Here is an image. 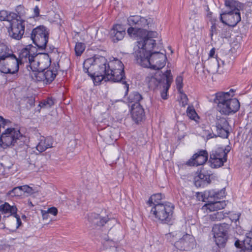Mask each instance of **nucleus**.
<instances>
[{"mask_svg":"<svg viewBox=\"0 0 252 252\" xmlns=\"http://www.w3.org/2000/svg\"><path fill=\"white\" fill-rule=\"evenodd\" d=\"M106 59L105 57L94 56L93 58L86 59L83 63V70L88 73L96 85L102 80L105 81H111L114 82H120L123 85L126 90L125 96L128 94L129 84L126 80L124 69H117L116 70L108 69L106 71Z\"/></svg>","mask_w":252,"mask_h":252,"instance_id":"nucleus-1","label":"nucleus"},{"mask_svg":"<svg viewBox=\"0 0 252 252\" xmlns=\"http://www.w3.org/2000/svg\"><path fill=\"white\" fill-rule=\"evenodd\" d=\"M227 10L220 14V20L223 24L234 27L241 21L240 11L243 10L245 5L236 0H225Z\"/></svg>","mask_w":252,"mask_h":252,"instance_id":"nucleus-2","label":"nucleus"},{"mask_svg":"<svg viewBox=\"0 0 252 252\" xmlns=\"http://www.w3.org/2000/svg\"><path fill=\"white\" fill-rule=\"evenodd\" d=\"M229 92H219L216 94L215 102L217 104V110L226 116L233 115L240 109V103L235 98H232Z\"/></svg>","mask_w":252,"mask_h":252,"instance_id":"nucleus-3","label":"nucleus"},{"mask_svg":"<svg viewBox=\"0 0 252 252\" xmlns=\"http://www.w3.org/2000/svg\"><path fill=\"white\" fill-rule=\"evenodd\" d=\"M167 57L165 51L152 52L136 60V63L144 67H150L153 69L159 70L163 67L166 63Z\"/></svg>","mask_w":252,"mask_h":252,"instance_id":"nucleus-4","label":"nucleus"},{"mask_svg":"<svg viewBox=\"0 0 252 252\" xmlns=\"http://www.w3.org/2000/svg\"><path fill=\"white\" fill-rule=\"evenodd\" d=\"M174 210V205L172 203L165 202L156 204L152 208L151 212L161 223L168 224L173 222Z\"/></svg>","mask_w":252,"mask_h":252,"instance_id":"nucleus-5","label":"nucleus"},{"mask_svg":"<svg viewBox=\"0 0 252 252\" xmlns=\"http://www.w3.org/2000/svg\"><path fill=\"white\" fill-rule=\"evenodd\" d=\"M146 81L151 90H155L159 86L160 87L162 86L164 88V90L168 91L173 81V76L171 70H167L161 75L147 76L146 78Z\"/></svg>","mask_w":252,"mask_h":252,"instance_id":"nucleus-6","label":"nucleus"},{"mask_svg":"<svg viewBox=\"0 0 252 252\" xmlns=\"http://www.w3.org/2000/svg\"><path fill=\"white\" fill-rule=\"evenodd\" d=\"M152 20L151 18H146L140 15H132L127 19V24L130 26L127 30L128 34L131 36H136L141 32L142 28L149 27Z\"/></svg>","mask_w":252,"mask_h":252,"instance_id":"nucleus-7","label":"nucleus"},{"mask_svg":"<svg viewBox=\"0 0 252 252\" xmlns=\"http://www.w3.org/2000/svg\"><path fill=\"white\" fill-rule=\"evenodd\" d=\"M49 34L47 28L43 25L37 26L32 30L31 38L39 51L45 49L48 42Z\"/></svg>","mask_w":252,"mask_h":252,"instance_id":"nucleus-8","label":"nucleus"},{"mask_svg":"<svg viewBox=\"0 0 252 252\" xmlns=\"http://www.w3.org/2000/svg\"><path fill=\"white\" fill-rule=\"evenodd\" d=\"M23 61L12 53L9 56L5 57L4 59L0 60V72L5 74H14L18 72L19 69V65Z\"/></svg>","mask_w":252,"mask_h":252,"instance_id":"nucleus-9","label":"nucleus"},{"mask_svg":"<svg viewBox=\"0 0 252 252\" xmlns=\"http://www.w3.org/2000/svg\"><path fill=\"white\" fill-rule=\"evenodd\" d=\"M230 226L226 223L215 224L212 228V232L216 245L219 248H224L228 239Z\"/></svg>","mask_w":252,"mask_h":252,"instance_id":"nucleus-10","label":"nucleus"},{"mask_svg":"<svg viewBox=\"0 0 252 252\" xmlns=\"http://www.w3.org/2000/svg\"><path fill=\"white\" fill-rule=\"evenodd\" d=\"M21 137L22 134L19 130L14 128H7L0 135V145L3 147L14 146Z\"/></svg>","mask_w":252,"mask_h":252,"instance_id":"nucleus-11","label":"nucleus"},{"mask_svg":"<svg viewBox=\"0 0 252 252\" xmlns=\"http://www.w3.org/2000/svg\"><path fill=\"white\" fill-rule=\"evenodd\" d=\"M51 60L47 53H42L36 57V59L27 65L29 71L46 70L51 65Z\"/></svg>","mask_w":252,"mask_h":252,"instance_id":"nucleus-12","label":"nucleus"},{"mask_svg":"<svg viewBox=\"0 0 252 252\" xmlns=\"http://www.w3.org/2000/svg\"><path fill=\"white\" fill-rule=\"evenodd\" d=\"M215 126L217 134H214L216 137H220L227 138L229 134V125L225 118L221 115H217L215 120Z\"/></svg>","mask_w":252,"mask_h":252,"instance_id":"nucleus-13","label":"nucleus"},{"mask_svg":"<svg viewBox=\"0 0 252 252\" xmlns=\"http://www.w3.org/2000/svg\"><path fill=\"white\" fill-rule=\"evenodd\" d=\"M25 22L24 20H19L11 22L8 29L9 36L16 40L21 39L25 33Z\"/></svg>","mask_w":252,"mask_h":252,"instance_id":"nucleus-14","label":"nucleus"},{"mask_svg":"<svg viewBox=\"0 0 252 252\" xmlns=\"http://www.w3.org/2000/svg\"><path fill=\"white\" fill-rule=\"evenodd\" d=\"M139 44H141V48H139L134 53V56L136 61L138 58H143L147 54L152 52V50L156 47V40L150 38H143L139 41Z\"/></svg>","mask_w":252,"mask_h":252,"instance_id":"nucleus-15","label":"nucleus"},{"mask_svg":"<svg viewBox=\"0 0 252 252\" xmlns=\"http://www.w3.org/2000/svg\"><path fill=\"white\" fill-rule=\"evenodd\" d=\"M39 49L36 46H33L32 44L27 45L25 48L22 49L19 54V58L23 61L25 60V62L29 63V64L36 59V57L41 53H37Z\"/></svg>","mask_w":252,"mask_h":252,"instance_id":"nucleus-16","label":"nucleus"},{"mask_svg":"<svg viewBox=\"0 0 252 252\" xmlns=\"http://www.w3.org/2000/svg\"><path fill=\"white\" fill-rule=\"evenodd\" d=\"M194 238L188 234H186L174 243V246L180 251H189L195 246Z\"/></svg>","mask_w":252,"mask_h":252,"instance_id":"nucleus-17","label":"nucleus"},{"mask_svg":"<svg viewBox=\"0 0 252 252\" xmlns=\"http://www.w3.org/2000/svg\"><path fill=\"white\" fill-rule=\"evenodd\" d=\"M208 159V154L205 150H200L189 159L186 164L189 166H197L205 164Z\"/></svg>","mask_w":252,"mask_h":252,"instance_id":"nucleus-18","label":"nucleus"},{"mask_svg":"<svg viewBox=\"0 0 252 252\" xmlns=\"http://www.w3.org/2000/svg\"><path fill=\"white\" fill-rule=\"evenodd\" d=\"M126 34V29L121 24H115L109 32L110 38L114 43L122 40Z\"/></svg>","mask_w":252,"mask_h":252,"instance_id":"nucleus-19","label":"nucleus"},{"mask_svg":"<svg viewBox=\"0 0 252 252\" xmlns=\"http://www.w3.org/2000/svg\"><path fill=\"white\" fill-rule=\"evenodd\" d=\"M131 113L133 120L137 124L141 122L145 116L144 110L140 103L131 105Z\"/></svg>","mask_w":252,"mask_h":252,"instance_id":"nucleus-20","label":"nucleus"},{"mask_svg":"<svg viewBox=\"0 0 252 252\" xmlns=\"http://www.w3.org/2000/svg\"><path fill=\"white\" fill-rule=\"evenodd\" d=\"M18 208L14 203L10 204L5 202L0 205V212L4 215L5 217H13L17 213Z\"/></svg>","mask_w":252,"mask_h":252,"instance_id":"nucleus-21","label":"nucleus"},{"mask_svg":"<svg viewBox=\"0 0 252 252\" xmlns=\"http://www.w3.org/2000/svg\"><path fill=\"white\" fill-rule=\"evenodd\" d=\"M210 175V174L204 169L200 170L197 176L194 177L195 186L197 187H201L206 184H209L211 182Z\"/></svg>","mask_w":252,"mask_h":252,"instance_id":"nucleus-22","label":"nucleus"},{"mask_svg":"<svg viewBox=\"0 0 252 252\" xmlns=\"http://www.w3.org/2000/svg\"><path fill=\"white\" fill-rule=\"evenodd\" d=\"M89 220L94 225L102 226L111 220L107 217H102L99 214L92 213L88 217Z\"/></svg>","mask_w":252,"mask_h":252,"instance_id":"nucleus-23","label":"nucleus"},{"mask_svg":"<svg viewBox=\"0 0 252 252\" xmlns=\"http://www.w3.org/2000/svg\"><path fill=\"white\" fill-rule=\"evenodd\" d=\"M53 139L52 137L42 136L40 137L39 142L36 146V149L39 152L41 153L47 149L52 147Z\"/></svg>","mask_w":252,"mask_h":252,"instance_id":"nucleus-24","label":"nucleus"},{"mask_svg":"<svg viewBox=\"0 0 252 252\" xmlns=\"http://www.w3.org/2000/svg\"><path fill=\"white\" fill-rule=\"evenodd\" d=\"M105 65H106V71H108V69L116 70L117 69L121 70L124 69V65L121 61L118 59L114 60L109 62H108L106 60V63H105Z\"/></svg>","mask_w":252,"mask_h":252,"instance_id":"nucleus-25","label":"nucleus"},{"mask_svg":"<svg viewBox=\"0 0 252 252\" xmlns=\"http://www.w3.org/2000/svg\"><path fill=\"white\" fill-rule=\"evenodd\" d=\"M12 50L6 44L0 41V60L4 59L7 56L12 54Z\"/></svg>","mask_w":252,"mask_h":252,"instance_id":"nucleus-26","label":"nucleus"},{"mask_svg":"<svg viewBox=\"0 0 252 252\" xmlns=\"http://www.w3.org/2000/svg\"><path fill=\"white\" fill-rule=\"evenodd\" d=\"M242 247L246 252H252V232L247 233L243 241Z\"/></svg>","mask_w":252,"mask_h":252,"instance_id":"nucleus-27","label":"nucleus"},{"mask_svg":"<svg viewBox=\"0 0 252 252\" xmlns=\"http://www.w3.org/2000/svg\"><path fill=\"white\" fill-rule=\"evenodd\" d=\"M15 15L14 12H9L4 10L0 11V20L1 21H8L12 22L14 19Z\"/></svg>","mask_w":252,"mask_h":252,"instance_id":"nucleus-28","label":"nucleus"},{"mask_svg":"<svg viewBox=\"0 0 252 252\" xmlns=\"http://www.w3.org/2000/svg\"><path fill=\"white\" fill-rule=\"evenodd\" d=\"M227 153L222 148H219L216 150H213L210 154V158L211 160L214 158H226Z\"/></svg>","mask_w":252,"mask_h":252,"instance_id":"nucleus-29","label":"nucleus"},{"mask_svg":"<svg viewBox=\"0 0 252 252\" xmlns=\"http://www.w3.org/2000/svg\"><path fill=\"white\" fill-rule=\"evenodd\" d=\"M57 70L47 69L45 70V81L46 84H51L55 79L57 75Z\"/></svg>","mask_w":252,"mask_h":252,"instance_id":"nucleus-30","label":"nucleus"},{"mask_svg":"<svg viewBox=\"0 0 252 252\" xmlns=\"http://www.w3.org/2000/svg\"><path fill=\"white\" fill-rule=\"evenodd\" d=\"M16 13H14L15 17L14 20H23L22 18L25 16L26 9L22 5H18L15 8Z\"/></svg>","mask_w":252,"mask_h":252,"instance_id":"nucleus-31","label":"nucleus"},{"mask_svg":"<svg viewBox=\"0 0 252 252\" xmlns=\"http://www.w3.org/2000/svg\"><path fill=\"white\" fill-rule=\"evenodd\" d=\"M163 197H164V195L160 193L153 194L149 198L147 201V204L150 206L152 204L155 206L156 204L160 203L159 201H161Z\"/></svg>","mask_w":252,"mask_h":252,"instance_id":"nucleus-32","label":"nucleus"},{"mask_svg":"<svg viewBox=\"0 0 252 252\" xmlns=\"http://www.w3.org/2000/svg\"><path fill=\"white\" fill-rule=\"evenodd\" d=\"M226 158H214V159L211 160V158L209 159L210 165L212 168H217L222 166L225 162L226 161Z\"/></svg>","mask_w":252,"mask_h":252,"instance_id":"nucleus-33","label":"nucleus"},{"mask_svg":"<svg viewBox=\"0 0 252 252\" xmlns=\"http://www.w3.org/2000/svg\"><path fill=\"white\" fill-rule=\"evenodd\" d=\"M228 215L223 213V211L215 212L209 216L210 219L212 221H220Z\"/></svg>","mask_w":252,"mask_h":252,"instance_id":"nucleus-34","label":"nucleus"},{"mask_svg":"<svg viewBox=\"0 0 252 252\" xmlns=\"http://www.w3.org/2000/svg\"><path fill=\"white\" fill-rule=\"evenodd\" d=\"M142 99V95L137 92H133L128 97L129 102H134V103H139V101Z\"/></svg>","mask_w":252,"mask_h":252,"instance_id":"nucleus-35","label":"nucleus"},{"mask_svg":"<svg viewBox=\"0 0 252 252\" xmlns=\"http://www.w3.org/2000/svg\"><path fill=\"white\" fill-rule=\"evenodd\" d=\"M33 72H35L34 73V77L35 78V80L38 82L43 81L44 83H45V70H35L32 71Z\"/></svg>","mask_w":252,"mask_h":252,"instance_id":"nucleus-36","label":"nucleus"},{"mask_svg":"<svg viewBox=\"0 0 252 252\" xmlns=\"http://www.w3.org/2000/svg\"><path fill=\"white\" fill-rule=\"evenodd\" d=\"M86 48L85 44L81 42H77L75 46V54L77 56H80L84 51Z\"/></svg>","mask_w":252,"mask_h":252,"instance_id":"nucleus-37","label":"nucleus"},{"mask_svg":"<svg viewBox=\"0 0 252 252\" xmlns=\"http://www.w3.org/2000/svg\"><path fill=\"white\" fill-rule=\"evenodd\" d=\"M187 116L191 120H195L197 114L192 106H189L187 109Z\"/></svg>","mask_w":252,"mask_h":252,"instance_id":"nucleus-38","label":"nucleus"},{"mask_svg":"<svg viewBox=\"0 0 252 252\" xmlns=\"http://www.w3.org/2000/svg\"><path fill=\"white\" fill-rule=\"evenodd\" d=\"M7 194L11 196H19L22 195V191L20 190L19 187H17L13 188L12 189L9 191Z\"/></svg>","mask_w":252,"mask_h":252,"instance_id":"nucleus-39","label":"nucleus"},{"mask_svg":"<svg viewBox=\"0 0 252 252\" xmlns=\"http://www.w3.org/2000/svg\"><path fill=\"white\" fill-rule=\"evenodd\" d=\"M54 104V101L51 98H48L46 100L41 101L39 106L42 108L50 107Z\"/></svg>","mask_w":252,"mask_h":252,"instance_id":"nucleus-40","label":"nucleus"},{"mask_svg":"<svg viewBox=\"0 0 252 252\" xmlns=\"http://www.w3.org/2000/svg\"><path fill=\"white\" fill-rule=\"evenodd\" d=\"M177 89L180 93H181L183 88V78L181 76H178L176 79Z\"/></svg>","mask_w":252,"mask_h":252,"instance_id":"nucleus-41","label":"nucleus"},{"mask_svg":"<svg viewBox=\"0 0 252 252\" xmlns=\"http://www.w3.org/2000/svg\"><path fill=\"white\" fill-rule=\"evenodd\" d=\"M19 188H20V190L22 191V194L23 192H26L28 193H31L32 191V188L30 187L28 185H24L22 186H19Z\"/></svg>","mask_w":252,"mask_h":252,"instance_id":"nucleus-42","label":"nucleus"},{"mask_svg":"<svg viewBox=\"0 0 252 252\" xmlns=\"http://www.w3.org/2000/svg\"><path fill=\"white\" fill-rule=\"evenodd\" d=\"M145 32H147V34L143 38H150L153 39L154 37H156L158 35V33L156 32L146 31Z\"/></svg>","mask_w":252,"mask_h":252,"instance_id":"nucleus-43","label":"nucleus"},{"mask_svg":"<svg viewBox=\"0 0 252 252\" xmlns=\"http://www.w3.org/2000/svg\"><path fill=\"white\" fill-rule=\"evenodd\" d=\"M182 94L181 95V100H182V105L183 107H185L186 105L188 104V98L187 95L183 93L182 92L180 93Z\"/></svg>","mask_w":252,"mask_h":252,"instance_id":"nucleus-44","label":"nucleus"},{"mask_svg":"<svg viewBox=\"0 0 252 252\" xmlns=\"http://www.w3.org/2000/svg\"><path fill=\"white\" fill-rule=\"evenodd\" d=\"M213 205L215 208L218 209H223L226 206L225 202L223 201L216 202Z\"/></svg>","mask_w":252,"mask_h":252,"instance_id":"nucleus-45","label":"nucleus"},{"mask_svg":"<svg viewBox=\"0 0 252 252\" xmlns=\"http://www.w3.org/2000/svg\"><path fill=\"white\" fill-rule=\"evenodd\" d=\"M196 197L198 200L205 202L206 198V195L205 193H203L202 192H197Z\"/></svg>","mask_w":252,"mask_h":252,"instance_id":"nucleus-46","label":"nucleus"},{"mask_svg":"<svg viewBox=\"0 0 252 252\" xmlns=\"http://www.w3.org/2000/svg\"><path fill=\"white\" fill-rule=\"evenodd\" d=\"M47 212L48 213V214L56 216L58 214V209L56 207H53L49 208Z\"/></svg>","mask_w":252,"mask_h":252,"instance_id":"nucleus-47","label":"nucleus"},{"mask_svg":"<svg viewBox=\"0 0 252 252\" xmlns=\"http://www.w3.org/2000/svg\"><path fill=\"white\" fill-rule=\"evenodd\" d=\"M13 217L15 218L16 219V228H18L21 225H22V223L20 217L19 215L17 214V213L16 214V215H14Z\"/></svg>","mask_w":252,"mask_h":252,"instance_id":"nucleus-48","label":"nucleus"},{"mask_svg":"<svg viewBox=\"0 0 252 252\" xmlns=\"http://www.w3.org/2000/svg\"><path fill=\"white\" fill-rule=\"evenodd\" d=\"M40 16V9L37 5L35 6L33 9V17H37Z\"/></svg>","mask_w":252,"mask_h":252,"instance_id":"nucleus-49","label":"nucleus"},{"mask_svg":"<svg viewBox=\"0 0 252 252\" xmlns=\"http://www.w3.org/2000/svg\"><path fill=\"white\" fill-rule=\"evenodd\" d=\"M214 33H217V27L215 24H212L210 29V35L212 37Z\"/></svg>","mask_w":252,"mask_h":252,"instance_id":"nucleus-50","label":"nucleus"},{"mask_svg":"<svg viewBox=\"0 0 252 252\" xmlns=\"http://www.w3.org/2000/svg\"><path fill=\"white\" fill-rule=\"evenodd\" d=\"M240 216V213L234 214L231 215V219L232 221H235V222L236 223L237 221H239Z\"/></svg>","mask_w":252,"mask_h":252,"instance_id":"nucleus-51","label":"nucleus"},{"mask_svg":"<svg viewBox=\"0 0 252 252\" xmlns=\"http://www.w3.org/2000/svg\"><path fill=\"white\" fill-rule=\"evenodd\" d=\"M0 122L1 123L2 127L4 128V126L6 125L7 123H10V121L8 120L4 119L2 117L0 116Z\"/></svg>","mask_w":252,"mask_h":252,"instance_id":"nucleus-52","label":"nucleus"},{"mask_svg":"<svg viewBox=\"0 0 252 252\" xmlns=\"http://www.w3.org/2000/svg\"><path fill=\"white\" fill-rule=\"evenodd\" d=\"M163 88V90L161 93V96L162 98H163V99H167V91H166L165 90H164V88Z\"/></svg>","mask_w":252,"mask_h":252,"instance_id":"nucleus-53","label":"nucleus"},{"mask_svg":"<svg viewBox=\"0 0 252 252\" xmlns=\"http://www.w3.org/2000/svg\"><path fill=\"white\" fill-rule=\"evenodd\" d=\"M234 245L237 248H242V244H241V242L239 240H237L235 241Z\"/></svg>","mask_w":252,"mask_h":252,"instance_id":"nucleus-54","label":"nucleus"},{"mask_svg":"<svg viewBox=\"0 0 252 252\" xmlns=\"http://www.w3.org/2000/svg\"><path fill=\"white\" fill-rule=\"evenodd\" d=\"M42 217L43 219H47L49 216V214L46 211H42Z\"/></svg>","mask_w":252,"mask_h":252,"instance_id":"nucleus-55","label":"nucleus"},{"mask_svg":"<svg viewBox=\"0 0 252 252\" xmlns=\"http://www.w3.org/2000/svg\"><path fill=\"white\" fill-rule=\"evenodd\" d=\"M219 193L218 192H215V193H213V194H211V192H209V194H208V196H210V197H219Z\"/></svg>","mask_w":252,"mask_h":252,"instance_id":"nucleus-56","label":"nucleus"},{"mask_svg":"<svg viewBox=\"0 0 252 252\" xmlns=\"http://www.w3.org/2000/svg\"><path fill=\"white\" fill-rule=\"evenodd\" d=\"M215 49L212 48L210 51L209 56L211 57H213L214 55H215Z\"/></svg>","mask_w":252,"mask_h":252,"instance_id":"nucleus-57","label":"nucleus"},{"mask_svg":"<svg viewBox=\"0 0 252 252\" xmlns=\"http://www.w3.org/2000/svg\"><path fill=\"white\" fill-rule=\"evenodd\" d=\"M214 134H209L208 135H207V138L208 139H210V138H213V137H216L214 135Z\"/></svg>","mask_w":252,"mask_h":252,"instance_id":"nucleus-58","label":"nucleus"},{"mask_svg":"<svg viewBox=\"0 0 252 252\" xmlns=\"http://www.w3.org/2000/svg\"><path fill=\"white\" fill-rule=\"evenodd\" d=\"M28 100L29 101L30 105L32 106L34 103V100L32 99H29Z\"/></svg>","mask_w":252,"mask_h":252,"instance_id":"nucleus-59","label":"nucleus"},{"mask_svg":"<svg viewBox=\"0 0 252 252\" xmlns=\"http://www.w3.org/2000/svg\"><path fill=\"white\" fill-rule=\"evenodd\" d=\"M237 252H246V250L242 247V248L239 250Z\"/></svg>","mask_w":252,"mask_h":252,"instance_id":"nucleus-60","label":"nucleus"},{"mask_svg":"<svg viewBox=\"0 0 252 252\" xmlns=\"http://www.w3.org/2000/svg\"><path fill=\"white\" fill-rule=\"evenodd\" d=\"M21 218L23 220H27V217L25 216V215H23Z\"/></svg>","mask_w":252,"mask_h":252,"instance_id":"nucleus-61","label":"nucleus"},{"mask_svg":"<svg viewBox=\"0 0 252 252\" xmlns=\"http://www.w3.org/2000/svg\"><path fill=\"white\" fill-rule=\"evenodd\" d=\"M234 92V90L233 89H230V91L229 92V93H230V92H231V93H233Z\"/></svg>","mask_w":252,"mask_h":252,"instance_id":"nucleus-62","label":"nucleus"},{"mask_svg":"<svg viewBox=\"0 0 252 252\" xmlns=\"http://www.w3.org/2000/svg\"><path fill=\"white\" fill-rule=\"evenodd\" d=\"M220 193H224V191L223 190V189H221V191H220Z\"/></svg>","mask_w":252,"mask_h":252,"instance_id":"nucleus-63","label":"nucleus"}]
</instances>
